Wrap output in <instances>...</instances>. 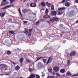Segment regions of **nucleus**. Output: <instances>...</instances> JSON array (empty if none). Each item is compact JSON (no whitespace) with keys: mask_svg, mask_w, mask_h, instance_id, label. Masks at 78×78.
<instances>
[{"mask_svg":"<svg viewBox=\"0 0 78 78\" xmlns=\"http://www.w3.org/2000/svg\"><path fill=\"white\" fill-rule=\"evenodd\" d=\"M56 11H51V16L53 17V16H56Z\"/></svg>","mask_w":78,"mask_h":78,"instance_id":"obj_1","label":"nucleus"},{"mask_svg":"<svg viewBox=\"0 0 78 78\" xmlns=\"http://www.w3.org/2000/svg\"><path fill=\"white\" fill-rule=\"evenodd\" d=\"M51 61H53V58L51 57V56L49 58V59L47 63V64H48V63H50Z\"/></svg>","mask_w":78,"mask_h":78,"instance_id":"obj_2","label":"nucleus"},{"mask_svg":"<svg viewBox=\"0 0 78 78\" xmlns=\"http://www.w3.org/2000/svg\"><path fill=\"white\" fill-rule=\"evenodd\" d=\"M31 7H32V8H34V7H36L37 6L36 4L35 3H31L30 5Z\"/></svg>","mask_w":78,"mask_h":78,"instance_id":"obj_3","label":"nucleus"},{"mask_svg":"<svg viewBox=\"0 0 78 78\" xmlns=\"http://www.w3.org/2000/svg\"><path fill=\"white\" fill-rule=\"evenodd\" d=\"M70 3H69L68 2H66L65 3V5L66 6H67V7H69L70 6Z\"/></svg>","mask_w":78,"mask_h":78,"instance_id":"obj_4","label":"nucleus"},{"mask_svg":"<svg viewBox=\"0 0 78 78\" xmlns=\"http://www.w3.org/2000/svg\"><path fill=\"white\" fill-rule=\"evenodd\" d=\"M59 68L57 66H55L54 67V70L55 71V72H57L59 71Z\"/></svg>","mask_w":78,"mask_h":78,"instance_id":"obj_5","label":"nucleus"},{"mask_svg":"<svg viewBox=\"0 0 78 78\" xmlns=\"http://www.w3.org/2000/svg\"><path fill=\"white\" fill-rule=\"evenodd\" d=\"M75 55H76V52L75 51H72V52L70 53V56H75Z\"/></svg>","mask_w":78,"mask_h":78,"instance_id":"obj_6","label":"nucleus"},{"mask_svg":"<svg viewBox=\"0 0 78 78\" xmlns=\"http://www.w3.org/2000/svg\"><path fill=\"white\" fill-rule=\"evenodd\" d=\"M35 77V74H32L29 76L27 78H34Z\"/></svg>","mask_w":78,"mask_h":78,"instance_id":"obj_7","label":"nucleus"},{"mask_svg":"<svg viewBox=\"0 0 78 78\" xmlns=\"http://www.w3.org/2000/svg\"><path fill=\"white\" fill-rule=\"evenodd\" d=\"M65 72H66V70L64 69H61L60 70V72L61 73H65Z\"/></svg>","mask_w":78,"mask_h":78,"instance_id":"obj_8","label":"nucleus"},{"mask_svg":"<svg viewBox=\"0 0 78 78\" xmlns=\"http://www.w3.org/2000/svg\"><path fill=\"white\" fill-rule=\"evenodd\" d=\"M5 16V12H2L0 13V16L1 17H3Z\"/></svg>","mask_w":78,"mask_h":78,"instance_id":"obj_9","label":"nucleus"},{"mask_svg":"<svg viewBox=\"0 0 78 78\" xmlns=\"http://www.w3.org/2000/svg\"><path fill=\"white\" fill-rule=\"evenodd\" d=\"M50 16L48 15H45L43 16L44 19H47V18H50Z\"/></svg>","mask_w":78,"mask_h":78,"instance_id":"obj_10","label":"nucleus"},{"mask_svg":"<svg viewBox=\"0 0 78 78\" xmlns=\"http://www.w3.org/2000/svg\"><path fill=\"white\" fill-rule=\"evenodd\" d=\"M22 11L24 13H26V12H28V10L26 9H23Z\"/></svg>","mask_w":78,"mask_h":78,"instance_id":"obj_11","label":"nucleus"},{"mask_svg":"<svg viewBox=\"0 0 78 78\" xmlns=\"http://www.w3.org/2000/svg\"><path fill=\"white\" fill-rule=\"evenodd\" d=\"M53 19H54V20L57 22L59 20V18L58 17H53Z\"/></svg>","mask_w":78,"mask_h":78,"instance_id":"obj_12","label":"nucleus"},{"mask_svg":"<svg viewBox=\"0 0 78 78\" xmlns=\"http://www.w3.org/2000/svg\"><path fill=\"white\" fill-rule=\"evenodd\" d=\"M49 22L51 23H53V22H55V20L53 18H50L49 20Z\"/></svg>","mask_w":78,"mask_h":78,"instance_id":"obj_13","label":"nucleus"},{"mask_svg":"<svg viewBox=\"0 0 78 78\" xmlns=\"http://www.w3.org/2000/svg\"><path fill=\"white\" fill-rule=\"evenodd\" d=\"M48 71L51 73H52V72H53V69L51 68H50L48 69Z\"/></svg>","mask_w":78,"mask_h":78,"instance_id":"obj_14","label":"nucleus"},{"mask_svg":"<svg viewBox=\"0 0 78 78\" xmlns=\"http://www.w3.org/2000/svg\"><path fill=\"white\" fill-rule=\"evenodd\" d=\"M41 5L42 6H45V3L44 2H41Z\"/></svg>","mask_w":78,"mask_h":78,"instance_id":"obj_15","label":"nucleus"},{"mask_svg":"<svg viewBox=\"0 0 78 78\" xmlns=\"http://www.w3.org/2000/svg\"><path fill=\"white\" fill-rule=\"evenodd\" d=\"M72 75V74L70 73V72L69 71H68L66 73V75L67 76H70Z\"/></svg>","mask_w":78,"mask_h":78,"instance_id":"obj_16","label":"nucleus"},{"mask_svg":"<svg viewBox=\"0 0 78 78\" xmlns=\"http://www.w3.org/2000/svg\"><path fill=\"white\" fill-rule=\"evenodd\" d=\"M23 59H24L23 58H21L20 59V64H22Z\"/></svg>","mask_w":78,"mask_h":78,"instance_id":"obj_17","label":"nucleus"},{"mask_svg":"<svg viewBox=\"0 0 78 78\" xmlns=\"http://www.w3.org/2000/svg\"><path fill=\"white\" fill-rule=\"evenodd\" d=\"M46 4L48 7H50L51 6V3H48V2H46Z\"/></svg>","mask_w":78,"mask_h":78,"instance_id":"obj_18","label":"nucleus"},{"mask_svg":"<svg viewBox=\"0 0 78 78\" xmlns=\"http://www.w3.org/2000/svg\"><path fill=\"white\" fill-rule=\"evenodd\" d=\"M26 61H27V62H31V60L28 58H26Z\"/></svg>","mask_w":78,"mask_h":78,"instance_id":"obj_19","label":"nucleus"},{"mask_svg":"<svg viewBox=\"0 0 78 78\" xmlns=\"http://www.w3.org/2000/svg\"><path fill=\"white\" fill-rule=\"evenodd\" d=\"M24 32L25 33H26V34H28V30L27 28H26Z\"/></svg>","mask_w":78,"mask_h":78,"instance_id":"obj_20","label":"nucleus"},{"mask_svg":"<svg viewBox=\"0 0 78 78\" xmlns=\"http://www.w3.org/2000/svg\"><path fill=\"white\" fill-rule=\"evenodd\" d=\"M65 9V7H62L61 8H60L59 9H58V11H61L62 10H64Z\"/></svg>","mask_w":78,"mask_h":78,"instance_id":"obj_21","label":"nucleus"},{"mask_svg":"<svg viewBox=\"0 0 78 78\" xmlns=\"http://www.w3.org/2000/svg\"><path fill=\"white\" fill-rule=\"evenodd\" d=\"M42 58H44L43 57H38L36 60L35 61V62H37L38 61H39L40 59H42Z\"/></svg>","mask_w":78,"mask_h":78,"instance_id":"obj_22","label":"nucleus"},{"mask_svg":"<svg viewBox=\"0 0 78 78\" xmlns=\"http://www.w3.org/2000/svg\"><path fill=\"white\" fill-rule=\"evenodd\" d=\"M18 11L20 15L21 16H22V13L21 12V10H20V8H19Z\"/></svg>","mask_w":78,"mask_h":78,"instance_id":"obj_23","label":"nucleus"},{"mask_svg":"<svg viewBox=\"0 0 78 78\" xmlns=\"http://www.w3.org/2000/svg\"><path fill=\"white\" fill-rule=\"evenodd\" d=\"M20 69V66H17L15 68V69H16V70H19Z\"/></svg>","mask_w":78,"mask_h":78,"instance_id":"obj_24","label":"nucleus"},{"mask_svg":"<svg viewBox=\"0 0 78 78\" xmlns=\"http://www.w3.org/2000/svg\"><path fill=\"white\" fill-rule=\"evenodd\" d=\"M63 12L62 11H60L59 12H58V13L59 15H62V13Z\"/></svg>","mask_w":78,"mask_h":78,"instance_id":"obj_25","label":"nucleus"},{"mask_svg":"<svg viewBox=\"0 0 78 78\" xmlns=\"http://www.w3.org/2000/svg\"><path fill=\"white\" fill-rule=\"evenodd\" d=\"M9 33H10V34H15V32L14 31H9Z\"/></svg>","mask_w":78,"mask_h":78,"instance_id":"obj_26","label":"nucleus"},{"mask_svg":"<svg viewBox=\"0 0 78 78\" xmlns=\"http://www.w3.org/2000/svg\"><path fill=\"white\" fill-rule=\"evenodd\" d=\"M59 28H63V27H64V25L63 24H60L59 25Z\"/></svg>","mask_w":78,"mask_h":78,"instance_id":"obj_27","label":"nucleus"},{"mask_svg":"<svg viewBox=\"0 0 78 78\" xmlns=\"http://www.w3.org/2000/svg\"><path fill=\"white\" fill-rule=\"evenodd\" d=\"M67 64L68 65H69V66L70 65V60H68L67 61Z\"/></svg>","mask_w":78,"mask_h":78,"instance_id":"obj_28","label":"nucleus"},{"mask_svg":"<svg viewBox=\"0 0 78 78\" xmlns=\"http://www.w3.org/2000/svg\"><path fill=\"white\" fill-rule=\"evenodd\" d=\"M7 54L8 55H11V51H8L7 52Z\"/></svg>","mask_w":78,"mask_h":78,"instance_id":"obj_29","label":"nucleus"},{"mask_svg":"<svg viewBox=\"0 0 78 78\" xmlns=\"http://www.w3.org/2000/svg\"><path fill=\"white\" fill-rule=\"evenodd\" d=\"M42 65L41 63H39L38 67L39 68H41V67H42Z\"/></svg>","mask_w":78,"mask_h":78,"instance_id":"obj_30","label":"nucleus"},{"mask_svg":"<svg viewBox=\"0 0 78 78\" xmlns=\"http://www.w3.org/2000/svg\"><path fill=\"white\" fill-rule=\"evenodd\" d=\"M45 13L46 14H48V9L47 8L46 9V11Z\"/></svg>","mask_w":78,"mask_h":78,"instance_id":"obj_31","label":"nucleus"},{"mask_svg":"<svg viewBox=\"0 0 78 78\" xmlns=\"http://www.w3.org/2000/svg\"><path fill=\"white\" fill-rule=\"evenodd\" d=\"M51 10H54V5H52L51 8Z\"/></svg>","mask_w":78,"mask_h":78,"instance_id":"obj_32","label":"nucleus"},{"mask_svg":"<svg viewBox=\"0 0 78 78\" xmlns=\"http://www.w3.org/2000/svg\"><path fill=\"white\" fill-rule=\"evenodd\" d=\"M42 61H43L44 63H46L47 62H46V61H47V60L46 59L43 58L42 59Z\"/></svg>","mask_w":78,"mask_h":78,"instance_id":"obj_33","label":"nucleus"},{"mask_svg":"<svg viewBox=\"0 0 78 78\" xmlns=\"http://www.w3.org/2000/svg\"><path fill=\"white\" fill-rule=\"evenodd\" d=\"M6 5V3L4 2L3 3L2 2L1 4V6H4V5Z\"/></svg>","mask_w":78,"mask_h":78,"instance_id":"obj_34","label":"nucleus"},{"mask_svg":"<svg viewBox=\"0 0 78 78\" xmlns=\"http://www.w3.org/2000/svg\"><path fill=\"white\" fill-rule=\"evenodd\" d=\"M7 7L6 6H5V7H4L1 8L2 9H6V8H7Z\"/></svg>","mask_w":78,"mask_h":78,"instance_id":"obj_35","label":"nucleus"},{"mask_svg":"<svg viewBox=\"0 0 78 78\" xmlns=\"http://www.w3.org/2000/svg\"><path fill=\"white\" fill-rule=\"evenodd\" d=\"M56 75L57 76H61V75L58 73H56Z\"/></svg>","mask_w":78,"mask_h":78,"instance_id":"obj_36","label":"nucleus"},{"mask_svg":"<svg viewBox=\"0 0 78 78\" xmlns=\"http://www.w3.org/2000/svg\"><path fill=\"white\" fill-rule=\"evenodd\" d=\"M33 30V29H29V33H31V31H32V30Z\"/></svg>","mask_w":78,"mask_h":78,"instance_id":"obj_37","label":"nucleus"},{"mask_svg":"<svg viewBox=\"0 0 78 78\" xmlns=\"http://www.w3.org/2000/svg\"><path fill=\"white\" fill-rule=\"evenodd\" d=\"M29 70L30 72H31L33 71V69L32 68H29Z\"/></svg>","mask_w":78,"mask_h":78,"instance_id":"obj_38","label":"nucleus"},{"mask_svg":"<svg viewBox=\"0 0 78 78\" xmlns=\"http://www.w3.org/2000/svg\"><path fill=\"white\" fill-rule=\"evenodd\" d=\"M36 77L37 78H40V76L37 74L36 75Z\"/></svg>","mask_w":78,"mask_h":78,"instance_id":"obj_39","label":"nucleus"},{"mask_svg":"<svg viewBox=\"0 0 78 78\" xmlns=\"http://www.w3.org/2000/svg\"><path fill=\"white\" fill-rule=\"evenodd\" d=\"M31 33L30 32H29L28 34V36H31Z\"/></svg>","mask_w":78,"mask_h":78,"instance_id":"obj_40","label":"nucleus"},{"mask_svg":"<svg viewBox=\"0 0 78 78\" xmlns=\"http://www.w3.org/2000/svg\"><path fill=\"white\" fill-rule=\"evenodd\" d=\"M14 76H16V75H17V73L15 72L14 73Z\"/></svg>","mask_w":78,"mask_h":78,"instance_id":"obj_41","label":"nucleus"},{"mask_svg":"<svg viewBox=\"0 0 78 78\" xmlns=\"http://www.w3.org/2000/svg\"><path fill=\"white\" fill-rule=\"evenodd\" d=\"M39 22L37 21V22H36V25H39Z\"/></svg>","mask_w":78,"mask_h":78,"instance_id":"obj_42","label":"nucleus"},{"mask_svg":"<svg viewBox=\"0 0 78 78\" xmlns=\"http://www.w3.org/2000/svg\"><path fill=\"white\" fill-rule=\"evenodd\" d=\"M66 2V0H63L62 2V3H65Z\"/></svg>","mask_w":78,"mask_h":78,"instance_id":"obj_43","label":"nucleus"},{"mask_svg":"<svg viewBox=\"0 0 78 78\" xmlns=\"http://www.w3.org/2000/svg\"><path fill=\"white\" fill-rule=\"evenodd\" d=\"M14 2V0H12V1H10V3L11 4H12V2Z\"/></svg>","mask_w":78,"mask_h":78,"instance_id":"obj_44","label":"nucleus"},{"mask_svg":"<svg viewBox=\"0 0 78 78\" xmlns=\"http://www.w3.org/2000/svg\"><path fill=\"white\" fill-rule=\"evenodd\" d=\"M23 22H24L25 23H28V21H23Z\"/></svg>","mask_w":78,"mask_h":78,"instance_id":"obj_45","label":"nucleus"},{"mask_svg":"<svg viewBox=\"0 0 78 78\" xmlns=\"http://www.w3.org/2000/svg\"><path fill=\"white\" fill-rule=\"evenodd\" d=\"M44 21H45V20L44 19H41V22H44Z\"/></svg>","mask_w":78,"mask_h":78,"instance_id":"obj_46","label":"nucleus"},{"mask_svg":"<svg viewBox=\"0 0 78 78\" xmlns=\"http://www.w3.org/2000/svg\"><path fill=\"white\" fill-rule=\"evenodd\" d=\"M75 3H78V0H76L75 1Z\"/></svg>","mask_w":78,"mask_h":78,"instance_id":"obj_47","label":"nucleus"},{"mask_svg":"<svg viewBox=\"0 0 78 78\" xmlns=\"http://www.w3.org/2000/svg\"><path fill=\"white\" fill-rule=\"evenodd\" d=\"M45 22H47V23H48L49 24H50V21L47 20V21H46Z\"/></svg>","mask_w":78,"mask_h":78,"instance_id":"obj_48","label":"nucleus"},{"mask_svg":"<svg viewBox=\"0 0 78 78\" xmlns=\"http://www.w3.org/2000/svg\"><path fill=\"white\" fill-rule=\"evenodd\" d=\"M6 6H7V8H10V7H11V5H7Z\"/></svg>","mask_w":78,"mask_h":78,"instance_id":"obj_49","label":"nucleus"},{"mask_svg":"<svg viewBox=\"0 0 78 78\" xmlns=\"http://www.w3.org/2000/svg\"><path fill=\"white\" fill-rule=\"evenodd\" d=\"M5 66V65L2 64H1L0 65V66H2V67H3V66Z\"/></svg>","mask_w":78,"mask_h":78,"instance_id":"obj_50","label":"nucleus"},{"mask_svg":"<svg viewBox=\"0 0 78 78\" xmlns=\"http://www.w3.org/2000/svg\"><path fill=\"white\" fill-rule=\"evenodd\" d=\"M55 72H53L52 74L53 75H55Z\"/></svg>","mask_w":78,"mask_h":78,"instance_id":"obj_51","label":"nucleus"},{"mask_svg":"<svg viewBox=\"0 0 78 78\" xmlns=\"http://www.w3.org/2000/svg\"><path fill=\"white\" fill-rule=\"evenodd\" d=\"M34 2H35V3H37V0H35L34 1Z\"/></svg>","mask_w":78,"mask_h":78,"instance_id":"obj_52","label":"nucleus"},{"mask_svg":"<svg viewBox=\"0 0 78 78\" xmlns=\"http://www.w3.org/2000/svg\"><path fill=\"white\" fill-rule=\"evenodd\" d=\"M62 76L63 77H65L66 76V74H63L62 75Z\"/></svg>","mask_w":78,"mask_h":78,"instance_id":"obj_53","label":"nucleus"},{"mask_svg":"<svg viewBox=\"0 0 78 78\" xmlns=\"http://www.w3.org/2000/svg\"><path fill=\"white\" fill-rule=\"evenodd\" d=\"M51 78V76H49L47 77V78Z\"/></svg>","mask_w":78,"mask_h":78,"instance_id":"obj_54","label":"nucleus"},{"mask_svg":"<svg viewBox=\"0 0 78 78\" xmlns=\"http://www.w3.org/2000/svg\"><path fill=\"white\" fill-rule=\"evenodd\" d=\"M63 42L64 43H66V41L64 40H63Z\"/></svg>","mask_w":78,"mask_h":78,"instance_id":"obj_55","label":"nucleus"},{"mask_svg":"<svg viewBox=\"0 0 78 78\" xmlns=\"http://www.w3.org/2000/svg\"><path fill=\"white\" fill-rule=\"evenodd\" d=\"M9 21H11V20H12V19H9Z\"/></svg>","mask_w":78,"mask_h":78,"instance_id":"obj_56","label":"nucleus"},{"mask_svg":"<svg viewBox=\"0 0 78 78\" xmlns=\"http://www.w3.org/2000/svg\"><path fill=\"white\" fill-rule=\"evenodd\" d=\"M76 23H78V20H77L76 21Z\"/></svg>","mask_w":78,"mask_h":78,"instance_id":"obj_57","label":"nucleus"},{"mask_svg":"<svg viewBox=\"0 0 78 78\" xmlns=\"http://www.w3.org/2000/svg\"><path fill=\"white\" fill-rule=\"evenodd\" d=\"M12 64H14V65H16V64L14 62H12Z\"/></svg>","mask_w":78,"mask_h":78,"instance_id":"obj_58","label":"nucleus"},{"mask_svg":"<svg viewBox=\"0 0 78 78\" xmlns=\"http://www.w3.org/2000/svg\"><path fill=\"white\" fill-rule=\"evenodd\" d=\"M26 1H27V0H23V2H26Z\"/></svg>","mask_w":78,"mask_h":78,"instance_id":"obj_59","label":"nucleus"},{"mask_svg":"<svg viewBox=\"0 0 78 78\" xmlns=\"http://www.w3.org/2000/svg\"><path fill=\"white\" fill-rule=\"evenodd\" d=\"M3 1L4 2H6L7 1L6 0H3Z\"/></svg>","mask_w":78,"mask_h":78,"instance_id":"obj_60","label":"nucleus"},{"mask_svg":"<svg viewBox=\"0 0 78 78\" xmlns=\"http://www.w3.org/2000/svg\"><path fill=\"white\" fill-rule=\"evenodd\" d=\"M9 75V73H8V74H6V75Z\"/></svg>","mask_w":78,"mask_h":78,"instance_id":"obj_61","label":"nucleus"},{"mask_svg":"<svg viewBox=\"0 0 78 78\" xmlns=\"http://www.w3.org/2000/svg\"><path fill=\"white\" fill-rule=\"evenodd\" d=\"M51 78H54V76H51Z\"/></svg>","mask_w":78,"mask_h":78,"instance_id":"obj_62","label":"nucleus"},{"mask_svg":"<svg viewBox=\"0 0 78 78\" xmlns=\"http://www.w3.org/2000/svg\"><path fill=\"white\" fill-rule=\"evenodd\" d=\"M11 6H14V4H13L12 5H11Z\"/></svg>","mask_w":78,"mask_h":78,"instance_id":"obj_63","label":"nucleus"},{"mask_svg":"<svg viewBox=\"0 0 78 78\" xmlns=\"http://www.w3.org/2000/svg\"><path fill=\"white\" fill-rule=\"evenodd\" d=\"M66 1H69L70 0H65Z\"/></svg>","mask_w":78,"mask_h":78,"instance_id":"obj_64","label":"nucleus"}]
</instances>
